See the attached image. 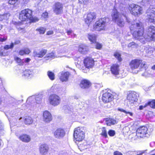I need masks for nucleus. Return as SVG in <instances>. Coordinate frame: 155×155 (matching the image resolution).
Wrapping results in <instances>:
<instances>
[{
  "instance_id": "obj_1",
  "label": "nucleus",
  "mask_w": 155,
  "mask_h": 155,
  "mask_svg": "<svg viewBox=\"0 0 155 155\" xmlns=\"http://www.w3.org/2000/svg\"><path fill=\"white\" fill-rule=\"evenodd\" d=\"M131 31H134L133 35L137 40L142 41L144 38L143 36V28L142 23L140 21H134L130 26Z\"/></svg>"
},
{
  "instance_id": "obj_2",
  "label": "nucleus",
  "mask_w": 155,
  "mask_h": 155,
  "mask_svg": "<svg viewBox=\"0 0 155 155\" xmlns=\"http://www.w3.org/2000/svg\"><path fill=\"white\" fill-rule=\"evenodd\" d=\"M112 20L114 21L120 27L124 26V22L123 18H125L128 23H130V21L125 15L123 14L122 15L119 14L116 9H113L111 14Z\"/></svg>"
},
{
  "instance_id": "obj_3",
  "label": "nucleus",
  "mask_w": 155,
  "mask_h": 155,
  "mask_svg": "<svg viewBox=\"0 0 155 155\" xmlns=\"http://www.w3.org/2000/svg\"><path fill=\"white\" fill-rule=\"evenodd\" d=\"M153 130V126L150 125L148 127L142 126L140 127L137 130L136 135L139 137L143 138L148 133H151Z\"/></svg>"
},
{
  "instance_id": "obj_4",
  "label": "nucleus",
  "mask_w": 155,
  "mask_h": 155,
  "mask_svg": "<svg viewBox=\"0 0 155 155\" xmlns=\"http://www.w3.org/2000/svg\"><path fill=\"white\" fill-rule=\"evenodd\" d=\"M109 21V19L108 18H104L99 19L96 22L94 27V29L97 31L104 30Z\"/></svg>"
},
{
  "instance_id": "obj_5",
  "label": "nucleus",
  "mask_w": 155,
  "mask_h": 155,
  "mask_svg": "<svg viewBox=\"0 0 155 155\" xmlns=\"http://www.w3.org/2000/svg\"><path fill=\"white\" fill-rule=\"evenodd\" d=\"M129 66L132 70L137 69L140 66L141 68H145L147 67L145 62L137 59L132 60L129 63Z\"/></svg>"
},
{
  "instance_id": "obj_6",
  "label": "nucleus",
  "mask_w": 155,
  "mask_h": 155,
  "mask_svg": "<svg viewBox=\"0 0 155 155\" xmlns=\"http://www.w3.org/2000/svg\"><path fill=\"white\" fill-rule=\"evenodd\" d=\"M144 38L148 41H154L155 40V27L153 26H149L147 29Z\"/></svg>"
},
{
  "instance_id": "obj_7",
  "label": "nucleus",
  "mask_w": 155,
  "mask_h": 155,
  "mask_svg": "<svg viewBox=\"0 0 155 155\" xmlns=\"http://www.w3.org/2000/svg\"><path fill=\"white\" fill-rule=\"evenodd\" d=\"M32 16V11L29 9L22 10L19 14V19L22 21H28L31 19Z\"/></svg>"
},
{
  "instance_id": "obj_8",
  "label": "nucleus",
  "mask_w": 155,
  "mask_h": 155,
  "mask_svg": "<svg viewBox=\"0 0 155 155\" xmlns=\"http://www.w3.org/2000/svg\"><path fill=\"white\" fill-rule=\"evenodd\" d=\"M146 19L150 23L155 24V8L150 6L146 12Z\"/></svg>"
},
{
  "instance_id": "obj_9",
  "label": "nucleus",
  "mask_w": 155,
  "mask_h": 155,
  "mask_svg": "<svg viewBox=\"0 0 155 155\" xmlns=\"http://www.w3.org/2000/svg\"><path fill=\"white\" fill-rule=\"evenodd\" d=\"M82 127H78L75 129L74 134L75 140L76 141H81L84 138V133Z\"/></svg>"
},
{
  "instance_id": "obj_10",
  "label": "nucleus",
  "mask_w": 155,
  "mask_h": 155,
  "mask_svg": "<svg viewBox=\"0 0 155 155\" xmlns=\"http://www.w3.org/2000/svg\"><path fill=\"white\" fill-rule=\"evenodd\" d=\"M49 103L54 107L57 106L59 105L61 102V97L56 94L51 95L48 98Z\"/></svg>"
},
{
  "instance_id": "obj_11",
  "label": "nucleus",
  "mask_w": 155,
  "mask_h": 155,
  "mask_svg": "<svg viewBox=\"0 0 155 155\" xmlns=\"http://www.w3.org/2000/svg\"><path fill=\"white\" fill-rule=\"evenodd\" d=\"M130 7L132 9L130 13L135 16H138L143 13L142 8L139 5L133 4L131 5Z\"/></svg>"
},
{
  "instance_id": "obj_12",
  "label": "nucleus",
  "mask_w": 155,
  "mask_h": 155,
  "mask_svg": "<svg viewBox=\"0 0 155 155\" xmlns=\"http://www.w3.org/2000/svg\"><path fill=\"white\" fill-rule=\"evenodd\" d=\"M137 95L135 93L131 92L127 95V104L132 105L137 101Z\"/></svg>"
},
{
  "instance_id": "obj_13",
  "label": "nucleus",
  "mask_w": 155,
  "mask_h": 155,
  "mask_svg": "<svg viewBox=\"0 0 155 155\" xmlns=\"http://www.w3.org/2000/svg\"><path fill=\"white\" fill-rule=\"evenodd\" d=\"M103 93L102 95V100L104 103H107L111 101L113 99V95L110 92H108L107 90L103 91Z\"/></svg>"
},
{
  "instance_id": "obj_14",
  "label": "nucleus",
  "mask_w": 155,
  "mask_h": 155,
  "mask_svg": "<svg viewBox=\"0 0 155 155\" xmlns=\"http://www.w3.org/2000/svg\"><path fill=\"white\" fill-rule=\"evenodd\" d=\"M63 5L59 2L55 3L53 5V11L56 15L61 14L63 12Z\"/></svg>"
},
{
  "instance_id": "obj_15",
  "label": "nucleus",
  "mask_w": 155,
  "mask_h": 155,
  "mask_svg": "<svg viewBox=\"0 0 155 155\" xmlns=\"http://www.w3.org/2000/svg\"><path fill=\"white\" fill-rule=\"evenodd\" d=\"M65 134L64 130L61 128H58L54 132V137L58 139L63 138Z\"/></svg>"
},
{
  "instance_id": "obj_16",
  "label": "nucleus",
  "mask_w": 155,
  "mask_h": 155,
  "mask_svg": "<svg viewBox=\"0 0 155 155\" xmlns=\"http://www.w3.org/2000/svg\"><path fill=\"white\" fill-rule=\"evenodd\" d=\"M84 63L85 66L88 68H92L94 65V60L90 57L85 58L84 59Z\"/></svg>"
},
{
  "instance_id": "obj_17",
  "label": "nucleus",
  "mask_w": 155,
  "mask_h": 155,
  "mask_svg": "<svg viewBox=\"0 0 155 155\" xmlns=\"http://www.w3.org/2000/svg\"><path fill=\"white\" fill-rule=\"evenodd\" d=\"M42 98L41 96L37 95L35 97L34 96H32L29 97L27 100V103H29L30 102V103L32 104V102H34L36 101V102L37 103L39 104L40 102L41 101Z\"/></svg>"
},
{
  "instance_id": "obj_18",
  "label": "nucleus",
  "mask_w": 155,
  "mask_h": 155,
  "mask_svg": "<svg viewBox=\"0 0 155 155\" xmlns=\"http://www.w3.org/2000/svg\"><path fill=\"white\" fill-rule=\"evenodd\" d=\"M49 150L48 145L46 144H42L39 147V150L40 153L43 155H46Z\"/></svg>"
},
{
  "instance_id": "obj_19",
  "label": "nucleus",
  "mask_w": 155,
  "mask_h": 155,
  "mask_svg": "<svg viewBox=\"0 0 155 155\" xmlns=\"http://www.w3.org/2000/svg\"><path fill=\"white\" fill-rule=\"evenodd\" d=\"M96 17V15L94 12L88 13L85 19V21L87 24H89L92 22L93 19L95 18Z\"/></svg>"
},
{
  "instance_id": "obj_20",
  "label": "nucleus",
  "mask_w": 155,
  "mask_h": 155,
  "mask_svg": "<svg viewBox=\"0 0 155 155\" xmlns=\"http://www.w3.org/2000/svg\"><path fill=\"white\" fill-rule=\"evenodd\" d=\"M43 119L44 121L46 122H49L52 119L51 113L48 111L46 110L43 113Z\"/></svg>"
},
{
  "instance_id": "obj_21",
  "label": "nucleus",
  "mask_w": 155,
  "mask_h": 155,
  "mask_svg": "<svg viewBox=\"0 0 155 155\" xmlns=\"http://www.w3.org/2000/svg\"><path fill=\"white\" fill-rule=\"evenodd\" d=\"M47 50L45 49H41L38 52L36 51H34L33 52V55L34 57L42 58L47 53Z\"/></svg>"
},
{
  "instance_id": "obj_22",
  "label": "nucleus",
  "mask_w": 155,
  "mask_h": 155,
  "mask_svg": "<svg viewBox=\"0 0 155 155\" xmlns=\"http://www.w3.org/2000/svg\"><path fill=\"white\" fill-rule=\"evenodd\" d=\"M91 85V82L87 80H82L80 83V86L83 89L88 88Z\"/></svg>"
},
{
  "instance_id": "obj_23",
  "label": "nucleus",
  "mask_w": 155,
  "mask_h": 155,
  "mask_svg": "<svg viewBox=\"0 0 155 155\" xmlns=\"http://www.w3.org/2000/svg\"><path fill=\"white\" fill-rule=\"evenodd\" d=\"M18 138L21 141L25 143L29 142L31 140L30 136L26 134H23L18 137Z\"/></svg>"
},
{
  "instance_id": "obj_24",
  "label": "nucleus",
  "mask_w": 155,
  "mask_h": 155,
  "mask_svg": "<svg viewBox=\"0 0 155 155\" xmlns=\"http://www.w3.org/2000/svg\"><path fill=\"white\" fill-rule=\"evenodd\" d=\"M111 71L112 73L114 75H117L119 74V65L117 64H115L111 67Z\"/></svg>"
},
{
  "instance_id": "obj_25",
  "label": "nucleus",
  "mask_w": 155,
  "mask_h": 155,
  "mask_svg": "<svg viewBox=\"0 0 155 155\" xmlns=\"http://www.w3.org/2000/svg\"><path fill=\"white\" fill-rule=\"evenodd\" d=\"M78 51L82 54H86L89 51V50L87 47L84 45H81L79 47Z\"/></svg>"
},
{
  "instance_id": "obj_26",
  "label": "nucleus",
  "mask_w": 155,
  "mask_h": 155,
  "mask_svg": "<svg viewBox=\"0 0 155 155\" xmlns=\"http://www.w3.org/2000/svg\"><path fill=\"white\" fill-rule=\"evenodd\" d=\"M70 74L68 72H62L60 77V79L62 82L66 81L68 79Z\"/></svg>"
},
{
  "instance_id": "obj_27",
  "label": "nucleus",
  "mask_w": 155,
  "mask_h": 155,
  "mask_svg": "<svg viewBox=\"0 0 155 155\" xmlns=\"http://www.w3.org/2000/svg\"><path fill=\"white\" fill-rule=\"evenodd\" d=\"M87 37L89 40L92 43L96 42L97 36L95 34L89 33L88 34Z\"/></svg>"
},
{
  "instance_id": "obj_28",
  "label": "nucleus",
  "mask_w": 155,
  "mask_h": 155,
  "mask_svg": "<svg viewBox=\"0 0 155 155\" xmlns=\"http://www.w3.org/2000/svg\"><path fill=\"white\" fill-rule=\"evenodd\" d=\"M23 74L22 75V76H25L26 78L29 77H31L32 76L33 72L30 69H26L23 71Z\"/></svg>"
},
{
  "instance_id": "obj_29",
  "label": "nucleus",
  "mask_w": 155,
  "mask_h": 155,
  "mask_svg": "<svg viewBox=\"0 0 155 155\" xmlns=\"http://www.w3.org/2000/svg\"><path fill=\"white\" fill-rule=\"evenodd\" d=\"M31 51L28 48H25L20 50L19 53L21 55H23L25 54H28Z\"/></svg>"
},
{
  "instance_id": "obj_30",
  "label": "nucleus",
  "mask_w": 155,
  "mask_h": 155,
  "mask_svg": "<svg viewBox=\"0 0 155 155\" xmlns=\"http://www.w3.org/2000/svg\"><path fill=\"white\" fill-rule=\"evenodd\" d=\"M15 25L17 29L19 31L22 32L24 31V28L22 26V24L21 22H15Z\"/></svg>"
},
{
  "instance_id": "obj_31",
  "label": "nucleus",
  "mask_w": 155,
  "mask_h": 155,
  "mask_svg": "<svg viewBox=\"0 0 155 155\" xmlns=\"http://www.w3.org/2000/svg\"><path fill=\"white\" fill-rule=\"evenodd\" d=\"M116 123V121L114 119L107 118L106 120V124L107 125L110 126Z\"/></svg>"
},
{
  "instance_id": "obj_32",
  "label": "nucleus",
  "mask_w": 155,
  "mask_h": 155,
  "mask_svg": "<svg viewBox=\"0 0 155 155\" xmlns=\"http://www.w3.org/2000/svg\"><path fill=\"white\" fill-rule=\"evenodd\" d=\"M33 122V120L29 116L25 117L24 119V123L26 124H30Z\"/></svg>"
},
{
  "instance_id": "obj_33",
  "label": "nucleus",
  "mask_w": 155,
  "mask_h": 155,
  "mask_svg": "<svg viewBox=\"0 0 155 155\" xmlns=\"http://www.w3.org/2000/svg\"><path fill=\"white\" fill-rule=\"evenodd\" d=\"M55 57H57V56L54 55V53L53 52L47 54L45 57L47 60H48L51 58H54Z\"/></svg>"
},
{
  "instance_id": "obj_34",
  "label": "nucleus",
  "mask_w": 155,
  "mask_h": 155,
  "mask_svg": "<svg viewBox=\"0 0 155 155\" xmlns=\"http://www.w3.org/2000/svg\"><path fill=\"white\" fill-rule=\"evenodd\" d=\"M14 59L19 65H22L24 64L23 59L21 60L20 58L17 57H15Z\"/></svg>"
},
{
  "instance_id": "obj_35",
  "label": "nucleus",
  "mask_w": 155,
  "mask_h": 155,
  "mask_svg": "<svg viewBox=\"0 0 155 155\" xmlns=\"http://www.w3.org/2000/svg\"><path fill=\"white\" fill-rule=\"evenodd\" d=\"M47 74L50 79L51 80H53L54 79L55 75L53 72L50 71H48L47 72Z\"/></svg>"
},
{
  "instance_id": "obj_36",
  "label": "nucleus",
  "mask_w": 155,
  "mask_h": 155,
  "mask_svg": "<svg viewBox=\"0 0 155 155\" xmlns=\"http://www.w3.org/2000/svg\"><path fill=\"white\" fill-rule=\"evenodd\" d=\"M101 135L102 136L105 137V138H107V130L106 129L105 127H103L102 129L101 130Z\"/></svg>"
},
{
  "instance_id": "obj_37",
  "label": "nucleus",
  "mask_w": 155,
  "mask_h": 155,
  "mask_svg": "<svg viewBox=\"0 0 155 155\" xmlns=\"http://www.w3.org/2000/svg\"><path fill=\"white\" fill-rule=\"evenodd\" d=\"M9 16L10 15L9 13H6L2 15H0V21L7 19Z\"/></svg>"
},
{
  "instance_id": "obj_38",
  "label": "nucleus",
  "mask_w": 155,
  "mask_h": 155,
  "mask_svg": "<svg viewBox=\"0 0 155 155\" xmlns=\"http://www.w3.org/2000/svg\"><path fill=\"white\" fill-rule=\"evenodd\" d=\"M147 105H149L150 107L153 108H155V100H153L151 101H149L147 103Z\"/></svg>"
},
{
  "instance_id": "obj_39",
  "label": "nucleus",
  "mask_w": 155,
  "mask_h": 155,
  "mask_svg": "<svg viewBox=\"0 0 155 155\" xmlns=\"http://www.w3.org/2000/svg\"><path fill=\"white\" fill-rule=\"evenodd\" d=\"M114 56L119 61H122V59L121 57L120 54L118 52H115L114 54Z\"/></svg>"
},
{
  "instance_id": "obj_40",
  "label": "nucleus",
  "mask_w": 155,
  "mask_h": 155,
  "mask_svg": "<svg viewBox=\"0 0 155 155\" xmlns=\"http://www.w3.org/2000/svg\"><path fill=\"white\" fill-rule=\"evenodd\" d=\"M137 44L133 42L129 43L128 45V47L129 48L131 47L137 48Z\"/></svg>"
},
{
  "instance_id": "obj_41",
  "label": "nucleus",
  "mask_w": 155,
  "mask_h": 155,
  "mask_svg": "<svg viewBox=\"0 0 155 155\" xmlns=\"http://www.w3.org/2000/svg\"><path fill=\"white\" fill-rule=\"evenodd\" d=\"M14 47V44L13 43H11L10 45H5L4 48L5 50H8L10 49H12Z\"/></svg>"
},
{
  "instance_id": "obj_42",
  "label": "nucleus",
  "mask_w": 155,
  "mask_h": 155,
  "mask_svg": "<svg viewBox=\"0 0 155 155\" xmlns=\"http://www.w3.org/2000/svg\"><path fill=\"white\" fill-rule=\"evenodd\" d=\"M46 29L43 27H41L39 28L36 29L40 34H44L45 31Z\"/></svg>"
},
{
  "instance_id": "obj_43",
  "label": "nucleus",
  "mask_w": 155,
  "mask_h": 155,
  "mask_svg": "<svg viewBox=\"0 0 155 155\" xmlns=\"http://www.w3.org/2000/svg\"><path fill=\"white\" fill-rule=\"evenodd\" d=\"M109 135L111 137H113L114 136L115 134V132L114 130H110L108 132Z\"/></svg>"
},
{
  "instance_id": "obj_44",
  "label": "nucleus",
  "mask_w": 155,
  "mask_h": 155,
  "mask_svg": "<svg viewBox=\"0 0 155 155\" xmlns=\"http://www.w3.org/2000/svg\"><path fill=\"white\" fill-rule=\"evenodd\" d=\"M147 150L139 151L137 152V155H142L143 154L146 153Z\"/></svg>"
},
{
  "instance_id": "obj_45",
  "label": "nucleus",
  "mask_w": 155,
  "mask_h": 155,
  "mask_svg": "<svg viewBox=\"0 0 155 155\" xmlns=\"http://www.w3.org/2000/svg\"><path fill=\"white\" fill-rule=\"evenodd\" d=\"M32 22H35L38 21V19L36 17L33 18L32 17L31 19H29Z\"/></svg>"
},
{
  "instance_id": "obj_46",
  "label": "nucleus",
  "mask_w": 155,
  "mask_h": 155,
  "mask_svg": "<svg viewBox=\"0 0 155 155\" xmlns=\"http://www.w3.org/2000/svg\"><path fill=\"white\" fill-rule=\"evenodd\" d=\"M48 17V13L47 12L43 13L42 15V18H45Z\"/></svg>"
},
{
  "instance_id": "obj_47",
  "label": "nucleus",
  "mask_w": 155,
  "mask_h": 155,
  "mask_svg": "<svg viewBox=\"0 0 155 155\" xmlns=\"http://www.w3.org/2000/svg\"><path fill=\"white\" fill-rule=\"evenodd\" d=\"M102 45L98 43H97L96 44V48L97 49H100L102 48Z\"/></svg>"
},
{
  "instance_id": "obj_48",
  "label": "nucleus",
  "mask_w": 155,
  "mask_h": 155,
  "mask_svg": "<svg viewBox=\"0 0 155 155\" xmlns=\"http://www.w3.org/2000/svg\"><path fill=\"white\" fill-rule=\"evenodd\" d=\"M17 0H9L8 2V3L11 5H13L16 3Z\"/></svg>"
},
{
  "instance_id": "obj_49",
  "label": "nucleus",
  "mask_w": 155,
  "mask_h": 155,
  "mask_svg": "<svg viewBox=\"0 0 155 155\" xmlns=\"http://www.w3.org/2000/svg\"><path fill=\"white\" fill-rule=\"evenodd\" d=\"M23 60L24 61V64L25 63H28L31 60V59L28 58H25V59Z\"/></svg>"
},
{
  "instance_id": "obj_50",
  "label": "nucleus",
  "mask_w": 155,
  "mask_h": 155,
  "mask_svg": "<svg viewBox=\"0 0 155 155\" xmlns=\"http://www.w3.org/2000/svg\"><path fill=\"white\" fill-rule=\"evenodd\" d=\"M147 106V103L145 104L144 105H141L139 107V109L142 110L145 107Z\"/></svg>"
},
{
  "instance_id": "obj_51",
  "label": "nucleus",
  "mask_w": 155,
  "mask_h": 155,
  "mask_svg": "<svg viewBox=\"0 0 155 155\" xmlns=\"http://www.w3.org/2000/svg\"><path fill=\"white\" fill-rule=\"evenodd\" d=\"M62 89L61 88H60L57 91V93L58 94H63L64 93V92L63 91H62Z\"/></svg>"
},
{
  "instance_id": "obj_52",
  "label": "nucleus",
  "mask_w": 155,
  "mask_h": 155,
  "mask_svg": "<svg viewBox=\"0 0 155 155\" xmlns=\"http://www.w3.org/2000/svg\"><path fill=\"white\" fill-rule=\"evenodd\" d=\"M54 32L53 31H48L47 33V35H51L53 34Z\"/></svg>"
},
{
  "instance_id": "obj_53",
  "label": "nucleus",
  "mask_w": 155,
  "mask_h": 155,
  "mask_svg": "<svg viewBox=\"0 0 155 155\" xmlns=\"http://www.w3.org/2000/svg\"><path fill=\"white\" fill-rule=\"evenodd\" d=\"M114 155H123L122 153H121L117 151H116L114 153Z\"/></svg>"
},
{
  "instance_id": "obj_54",
  "label": "nucleus",
  "mask_w": 155,
  "mask_h": 155,
  "mask_svg": "<svg viewBox=\"0 0 155 155\" xmlns=\"http://www.w3.org/2000/svg\"><path fill=\"white\" fill-rule=\"evenodd\" d=\"M3 129V125H2V124L1 121V120H0V131L2 130Z\"/></svg>"
},
{
  "instance_id": "obj_55",
  "label": "nucleus",
  "mask_w": 155,
  "mask_h": 155,
  "mask_svg": "<svg viewBox=\"0 0 155 155\" xmlns=\"http://www.w3.org/2000/svg\"><path fill=\"white\" fill-rule=\"evenodd\" d=\"M80 3L81 4H86V1L85 0H84V1H83L82 0H78Z\"/></svg>"
},
{
  "instance_id": "obj_56",
  "label": "nucleus",
  "mask_w": 155,
  "mask_h": 155,
  "mask_svg": "<svg viewBox=\"0 0 155 155\" xmlns=\"http://www.w3.org/2000/svg\"><path fill=\"white\" fill-rule=\"evenodd\" d=\"M67 33L68 35H70L72 33V31L71 30H67Z\"/></svg>"
},
{
  "instance_id": "obj_57",
  "label": "nucleus",
  "mask_w": 155,
  "mask_h": 155,
  "mask_svg": "<svg viewBox=\"0 0 155 155\" xmlns=\"http://www.w3.org/2000/svg\"><path fill=\"white\" fill-rule=\"evenodd\" d=\"M125 114H129L130 116H132L133 115V113L131 112H127L126 111Z\"/></svg>"
},
{
  "instance_id": "obj_58",
  "label": "nucleus",
  "mask_w": 155,
  "mask_h": 155,
  "mask_svg": "<svg viewBox=\"0 0 155 155\" xmlns=\"http://www.w3.org/2000/svg\"><path fill=\"white\" fill-rule=\"evenodd\" d=\"M118 110L125 113L126 111L123 109H119Z\"/></svg>"
},
{
  "instance_id": "obj_59",
  "label": "nucleus",
  "mask_w": 155,
  "mask_h": 155,
  "mask_svg": "<svg viewBox=\"0 0 155 155\" xmlns=\"http://www.w3.org/2000/svg\"><path fill=\"white\" fill-rule=\"evenodd\" d=\"M20 43V41H15L14 42V45H17V44H19Z\"/></svg>"
},
{
  "instance_id": "obj_60",
  "label": "nucleus",
  "mask_w": 155,
  "mask_h": 155,
  "mask_svg": "<svg viewBox=\"0 0 155 155\" xmlns=\"http://www.w3.org/2000/svg\"><path fill=\"white\" fill-rule=\"evenodd\" d=\"M6 39L4 38H0V41L3 42Z\"/></svg>"
},
{
  "instance_id": "obj_61",
  "label": "nucleus",
  "mask_w": 155,
  "mask_h": 155,
  "mask_svg": "<svg viewBox=\"0 0 155 155\" xmlns=\"http://www.w3.org/2000/svg\"><path fill=\"white\" fill-rule=\"evenodd\" d=\"M24 2V3L25 4H27L28 2V0H23Z\"/></svg>"
},
{
  "instance_id": "obj_62",
  "label": "nucleus",
  "mask_w": 155,
  "mask_h": 155,
  "mask_svg": "<svg viewBox=\"0 0 155 155\" xmlns=\"http://www.w3.org/2000/svg\"><path fill=\"white\" fill-rule=\"evenodd\" d=\"M150 0H143V2L145 3H147L149 2Z\"/></svg>"
},
{
  "instance_id": "obj_63",
  "label": "nucleus",
  "mask_w": 155,
  "mask_h": 155,
  "mask_svg": "<svg viewBox=\"0 0 155 155\" xmlns=\"http://www.w3.org/2000/svg\"><path fill=\"white\" fill-rule=\"evenodd\" d=\"M152 69L153 70H155V65L152 67Z\"/></svg>"
},
{
  "instance_id": "obj_64",
  "label": "nucleus",
  "mask_w": 155,
  "mask_h": 155,
  "mask_svg": "<svg viewBox=\"0 0 155 155\" xmlns=\"http://www.w3.org/2000/svg\"><path fill=\"white\" fill-rule=\"evenodd\" d=\"M2 25L0 24V30L2 29Z\"/></svg>"
}]
</instances>
